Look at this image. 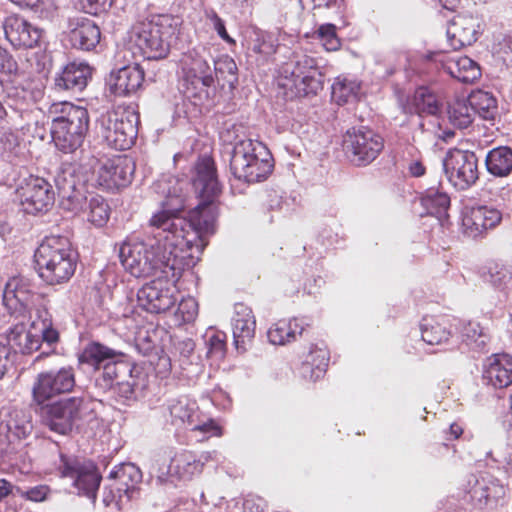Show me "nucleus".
<instances>
[{"instance_id": "obj_43", "label": "nucleus", "mask_w": 512, "mask_h": 512, "mask_svg": "<svg viewBox=\"0 0 512 512\" xmlns=\"http://www.w3.org/2000/svg\"><path fill=\"white\" fill-rule=\"evenodd\" d=\"M448 119L452 125L459 129H465L474 120V112L468 100H458L448 108Z\"/></svg>"}, {"instance_id": "obj_58", "label": "nucleus", "mask_w": 512, "mask_h": 512, "mask_svg": "<svg viewBox=\"0 0 512 512\" xmlns=\"http://www.w3.org/2000/svg\"><path fill=\"white\" fill-rule=\"evenodd\" d=\"M19 146V139L16 133L11 130H5L0 133V148L4 152L12 153Z\"/></svg>"}, {"instance_id": "obj_53", "label": "nucleus", "mask_w": 512, "mask_h": 512, "mask_svg": "<svg viewBox=\"0 0 512 512\" xmlns=\"http://www.w3.org/2000/svg\"><path fill=\"white\" fill-rule=\"evenodd\" d=\"M78 8L90 15L106 12L112 5V0H78Z\"/></svg>"}, {"instance_id": "obj_12", "label": "nucleus", "mask_w": 512, "mask_h": 512, "mask_svg": "<svg viewBox=\"0 0 512 512\" xmlns=\"http://www.w3.org/2000/svg\"><path fill=\"white\" fill-rule=\"evenodd\" d=\"M88 180L78 164L68 163L61 167L55 178V184L60 197V205L64 210L74 214L84 211Z\"/></svg>"}, {"instance_id": "obj_62", "label": "nucleus", "mask_w": 512, "mask_h": 512, "mask_svg": "<svg viewBox=\"0 0 512 512\" xmlns=\"http://www.w3.org/2000/svg\"><path fill=\"white\" fill-rule=\"evenodd\" d=\"M407 170L412 177H421L425 174L426 168L421 160H411L407 164Z\"/></svg>"}, {"instance_id": "obj_2", "label": "nucleus", "mask_w": 512, "mask_h": 512, "mask_svg": "<svg viewBox=\"0 0 512 512\" xmlns=\"http://www.w3.org/2000/svg\"><path fill=\"white\" fill-rule=\"evenodd\" d=\"M153 237L131 238L123 242L119 257L124 269L136 278L164 274V277L181 275L189 268L186 252L176 251L172 239H166L161 229Z\"/></svg>"}, {"instance_id": "obj_3", "label": "nucleus", "mask_w": 512, "mask_h": 512, "mask_svg": "<svg viewBox=\"0 0 512 512\" xmlns=\"http://www.w3.org/2000/svg\"><path fill=\"white\" fill-rule=\"evenodd\" d=\"M51 118V136L58 150L74 153L82 147L89 130V113L86 108L71 102H55L48 108Z\"/></svg>"}, {"instance_id": "obj_29", "label": "nucleus", "mask_w": 512, "mask_h": 512, "mask_svg": "<svg viewBox=\"0 0 512 512\" xmlns=\"http://www.w3.org/2000/svg\"><path fill=\"white\" fill-rule=\"evenodd\" d=\"M69 37L75 48L90 51L100 42L99 27L90 19L75 17L69 19Z\"/></svg>"}, {"instance_id": "obj_38", "label": "nucleus", "mask_w": 512, "mask_h": 512, "mask_svg": "<svg viewBox=\"0 0 512 512\" xmlns=\"http://www.w3.org/2000/svg\"><path fill=\"white\" fill-rule=\"evenodd\" d=\"M303 330V325L298 319L280 320L268 330L267 337L269 342L274 345H284L296 340Z\"/></svg>"}, {"instance_id": "obj_51", "label": "nucleus", "mask_w": 512, "mask_h": 512, "mask_svg": "<svg viewBox=\"0 0 512 512\" xmlns=\"http://www.w3.org/2000/svg\"><path fill=\"white\" fill-rule=\"evenodd\" d=\"M462 337L468 344L476 343L477 346L485 344L486 336L479 323L469 322L462 329Z\"/></svg>"}, {"instance_id": "obj_32", "label": "nucleus", "mask_w": 512, "mask_h": 512, "mask_svg": "<svg viewBox=\"0 0 512 512\" xmlns=\"http://www.w3.org/2000/svg\"><path fill=\"white\" fill-rule=\"evenodd\" d=\"M33 429L30 412L13 408L7 411L0 422V433H5L9 442L26 438Z\"/></svg>"}, {"instance_id": "obj_18", "label": "nucleus", "mask_w": 512, "mask_h": 512, "mask_svg": "<svg viewBox=\"0 0 512 512\" xmlns=\"http://www.w3.org/2000/svg\"><path fill=\"white\" fill-rule=\"evenodd\" d=\"M172 424L177 427L199 431L209 436H221L222 431L212 420L206 419L199 412L195 401L186 397L174 399L168 406Z\"/></svg>"}, {"instance_id": "obj_30", "label": "nucleus", "mask_w": 512, "mask_h": 512, "mask_svg": "<svg viewBox=\"0 0 512 512\" xmlns=\"http://www.w3.org/2000/svg\"><path fill=\"white\" fill-rule=\"evenodd\" d=\"M255 326L256 321L252 310L242 303L236 304L232 319V331L234 344L238 351L246 350V345L254 338Z\"/></svg>"}, {"instance_id": "obj_10", "label": "nucleus", "mask_w": 512, "mask_h": 512, "mask_svg": "<svg viewBox=\"0 0 512 512\" xmlns=\"http://www.w3.org/2000/svg\"><path fill=\"white\" fill-rule=\"evenodd\" d=\"M44 423L50 430L65 435L73 427L93 417L89 402L80 397H70L50 405L42 411Z\"/></svg>"}, {"instance_id": "obj_33", "label": "nucleus", "mask_w": 512, "mask_h": 512, "mask_svg": "<svg viewBox=\"0 0 512 512\" xmlns=\"http://www.w3.org/2000/svg\"><path fill=\"white\" fill-rule=\"evenodd\" d=\"M92 70L87 63H68L55 78V85L61 90L78 93L84 90L91 78Z\"/></svg>"}, {"instance_id": "obj_5", "label": "nucleus", "mask_w": 512, "mask_h": 512, "mask_svg": "<svg viewBox=\"0 0 512 512\" xmlns=\"http://www.w3.org/2000/svg\"><path fill=\"white\" fill-rule=\"evenodd\" d=\"M39 276L49 285L67 282L76 270V256L68 238L46 237L34 253Z\"/></svg>"}, {"instance_id": "obj_46", "label": "nucleus", "mask_w": 512, "mask_h": 512, "mask_svg": "<svg viewBox=\"0 0 512 512\" xmlns=\"http://www.w3.org/2000/svg\"><path fill=\"white\" fill-rule=\"evenodd\" d=\"M336 26L331 23L320 25L313 33V36L318 39L326 51H337L341 47V41L336 33Z\"/></svg>"}, {"instance_id": "obj_47", "label": "nucleus", "mask_w": 512, "mask_h": 512, "mask_svg": "<svg viewBox=\"0 0 512 512\" xmlns=\"http://www.w3.org/2000/svg\"><path fill=\"white\" fill-rule=\"evenodd\" d=\"M33 329L40 334V344L42 341L53 344L59 340V333L53 327L52 321L46 311L41 312L39 318L33 321Z\"/></svg>"}, {"instance_id": "obj_57", "label": "nucleus", "mask_w": 512, "mask_h": 512, "mask_svg": "<svg viewBox=\"0 0 512 512\" xmlns=\"http://www.w3.org/2000/svg\"><path fill=\"white\" fill-rule=\"evenodd\" d=\"M18 70V64L13 56L0 46V71L6 74H15Z\"/></svg>"}, {"instance_id": "obj_31", "label": "nucleus", "mask_w": 512, "mask_h": 512, "mask_svg": "<svg viewBox=\"0 0 512 512\" xmlns=\"http://www.w3.org/2000/svg\"><path fill=\"white\" fill-rule=\"evenodd\" d=\"M468 493L476 505L482 506L498 502L505 496L506 488L493 476L483 474L479 477L473 476V484Z\"/></svg>"}, {"instance_id": "obj_25", "label": "nucleus", "mask_w": 512, "mask_h": 512, "mask_svg": "<svg viewBox=\"0 0 512 512\" xmlns=\"http://www.w3.org/2000/svg\"><path fill=\"white\" fill-rule=\"evenodd\" d=\"M433 60L440 64L451 77L463 83H472L481 76L478 63L467 56H447L435 53Z\"/></svg>"}, {"instance_id": "obj_48", "label": "nucleus", "mask_w": 512, "mask_h": 512, "mask_svg": "<svg viewBox=\"0 0 512 512\" xmlns=\"http://www.w3.org/2000/svg\"><path fill=\"white\" fill-rule=\"evenodd\" d=\"M212 62L214 64V68H212L213 74L215 73L217 77H221L222 79H227L230 85H233L234 82L237 81V65L231 57L224 55L217 60L212 59Z\"/></svg>"}, {"instance_id": "obj_59", "label": "nucleus", "mask_w": 512, "mask_h": 512, "mask_svg": "<svg viewBox=\"0 0 512 512\" xmlns=\"http://www.w3.org/2000/svg\"><path fill=\"white\" fill-rule=\"evenodd\" d=\"M244 512H264L266 503L260 497H248L243 504Z\"/></svg>"}, {"instance_id": "obj_55", "label": "nucleus", "mask_w": 512, "mask_h": 512, "mask_svg": "<svg viewBox=\"0 0 512 512\" xmlns=\"http://www.w3.org/2000/svg\"><path fill=\"white\" fill-rule=\"evenodd\" d=\"M208 355L215 358H222L225 353V335L216 333L209 337L207 341Z\"/></svg>"}, {"instance_id": "obj_26", "label": "nucleus", "mask_w": 512, "mask_h": 512, "mask_svg": "<svg viewBox=\"0 0 512 512\" xmlns=\"http://www.w3.org/2000/svg\"><path fill=\"white\" fill-rule=\"evenodd\" d=\"M35 285L25 276L11 277L4 288L3 302L5 306L13 311H22L32 300Z\"/></svg>"}, {"instance_id": "obj_20", "label": "nucleus", "mask_w": 512, "mask_h": 512, "mask_svg": "<svg viewBox=\"0 0 512 512\" xmlns=\"http://www.w3.org/2000/svg\"><path fill=\"white\" fill-rule=\"evenodd\" d=\"M18 193L27 213L46 211L54 203L52 185L42 177L29 176L18 188Z\"/></svg>"}, {"instance_id": "obj_17", "label": "nucleus", "mask_w": 512, "mask_h": 512, "mask_svg": "<svg viewBox=\"0 0 512 512\" xmlns=\"http://www.w3.org/2000/svg\"><path fill=\"white\" fill-rule=\"evenodd\" d=\"M449 182L458 190L470 188L479 178L478 159L471 151L450 150L443 160Z\"/></svg>"}, {"instance_id": "obj_1", "label": "nucleus", "mask_w": 512, "mask_h": 512, "mask_svg": "<svg viewBox=\"0 0 512 512\" xmlns=\"http://www.w3.org/2000/svg\"><path fill=\"white\" fill-rule=\"evenodd\" d=\"M192 186L200 203L190 212L189 218L180 215L186 207V196L182 183L172 177L157 180L153 184L156 193L162 195L160 209L152 214L149 226L161 229L176 251L186 252L189 266L195 264L194 253H200L207 244L206 237L214 232L217 217L215 199L221 192L212 158H199L195 165Z\"/></svg>"}, {"instance_id": "obj_35", "label": "nucleus", "mask_w": 512, "mask_h": 512, "mask_svg": "<svg viewBox=\"0 0 512 512\" xmlns=\"http://www.w3.org/2000/svg\"><path fill=\"white\" fill-rule=\"evenodd\" d=\"M7 341L12 349L22 354H30L40 348V334L33 329H27L23 323L16 324L7 332Z\"/></svg>"}, {"instance_id": "obj_37", "label": "nucleus", "mask_w": 512, "mask_h": 512, "mask_svg": "<svg viewBox=\"0 0 512 512\" xmlns=\"http://www.w3.org/2000/svg\"><path fill=\"white\" fill-rule=\"evenodd\" d=\"M485 165L493 176H508L512 172V149L507 146L493 148L486 155Z\"/></svg>"}, {"instance_id": "obj_36", "label": "nucleus", "mask_w": 512, "mask_h": 512, "mask_svg": "<svg viewBox=\"0 0 512 512\" xmlns=\"http://www.w3.org/2000/svg\"><path fill=\"white\" fill-rule=\"evenodd\" d=\"M329 354L325 348L312 346L301 365L300 373L309 381H317L326 372Z\"/></svg>"}, {"instance_id": "obj_54", "label": "nucleus", "mask_w": 512, "mask_h": 512, "mask_svg": "<svg viewBox=\"0 0 512 512\" xmlns=\"http://www.w3.org/2000/svg\"><path fill=\"white\" fill-rule=\"evenodd\" d=\"M177 313L186 323L194 321L198 315L197 301L192 297L182 299L178 305Z\"/></svg>"}, {"instance_id": "obj_34", "label": "nucleus", "mask_w": 512, "mask_h": 512, "mask_svg": "<svg viewBox=\"0 0 512 512\" xmlns=\"http://www.w3.org/2000/svg\"><path fill=\"white\" fill-rule=\"evenodd\" d=\"M215 454V451L206 452L199 459H196L190 452L179 453L172 458L167 473L179 479H189L195 474H199L204 462L212 459Z\"/></svg>"}, {"instance_id": "obj_61", "label": "nucleus", "mask_w": 512, "mask_h": 512, "mask_svg": "<svg viewBox=\"0 0 512 512\" xmlns=\"http://www.w3.org/2000/svg\"><path fill=\"white\" fill-rule=\"evenodd\" d=\"M10 350L7 346L0 343V380L3 379L8 371L10 359Z\"/></svg>"}, {"instance_id": "obj_22", "label": "nucleus", "mask_w": 512, "mask_h": 512, "mask_svg": "<svg viewBox=\"0 0 512 512\" xmlns=\"http://www.w3.org/2000/svg\"><path fill=\"white\" fill-rule=\"evenodd\" d=\"M502 218V212L497 208L486 205L472 207L463 214V232L471 238L481 237L488 230L497 227Z\"/></svg>"}, {"instance_id": "obj_52", "label": "nucleus", "mask_w": 512, "mask_h": 512, "mask_svg": "<svg viewBox=\"0 0 512 512\" xmlns=\"http://www.w3.org/2000/svg\"><path fill=\"white\" fill-rule=\"evenodd\" d=\"M51 490L47 485H37L31 487L27 490H24L20 487L16 488V494L22 498L33 502H42L45 501L50 495Z\"/></svg>"}, {"instance_id": "obj_8", "label": "nucleus", "mask_w": 512, "mask_h": 512, "mask_svg": "<svg viewBox=\"0 0 512 512\" xmlns=\"http://www.w3.org/2000/svg\"><path fill=\"white\" fill-rule=\"evenodd\" d=\"M81 363L92 366L95 370L102 369L96 378V385L103 390L113 388L114 384L122 378L131 377V373L137 372L136 367L124 359L122 352L114 350L99 342L89 343L81 353Z\"/></svg>"}, {"instance_id": "obj_4", "label": "nucleus", "mask_w": 512, "mask_h": 512, "mask_svg": "<svg viewBox=\"0 0 512 512\" xmlns=\"http://www.w3.org/2000/svg\"><path fill=\"white\" fill-rule=\"evenodd\" d=\"M180 25L179 17L153 15L132 27L130 43L146 59H163L168 55L171 39L178 33Z\"/></svg>"}, {"instance_id": "obj_50", "label": "nucleus", "mask_w": 512, "mask_h": 512, "mask_svg": "<svg viewBox=\"0 0 512 512\" xmlns=\"http://www.w3.org/2000/svg\"><path fill=\"white\" fill-rule=\"evenodd\" d=\"M111 477L117 478L122 484L129 487L127 479L131 481V486L141 480V472L134 464H123L118 470L110 473Z\"/></svg>"}, {"instance_id": "obj_60", "label": "nucleus", "mask_w": 512, "mask_h": 512, "mask_svg": "<svg viewBox=\"0 0 512 512\" xmlns=\"http://www.w3.org/2000/svg\"><path fill=\"white\" fill-rule=\"evenodd\" d=\"M283 196L277 191H269L267 193L266 207L269 211H280L283 207Z\"/></svg>"}, {"instance_id": "obj_41", "label": "nucleus", "mask_w": 512, "mask_h": 512, "mask_svg": "<svg viewBox=\"0 0 512 512\" xmlns=\"http://www.w3.org/2000/svg\"><path fill=\"white\" fill-rule=\"evenodd\" d=\"M360 83L356 80L338 77L332 85V99L339 105L357 100Z\"/></svg>"}, {"instance_id": "obj_39", "label": "nucleus", "mask_w": 512, "mask_h": 512, "mask_svg": "<svg viewBox=\"0 0 512 512\" xmlns=\"http://www.w3.org/2000/svg\"><path fill=\"white\" fill-rule=\"evenodd\" d=\"M421 336L429 345H438L446 342L451 333L443 318L426 316L420 324Z\"/></svg>"}, {"instance_id": "obj_19", "label": "nucleus", "mask_w": 512, "mask_h": 512, "mask_svg": "<svg viewBox=\"0 0 512 512\" xmlns=\"http://www.w3.org/2000/svg\"><path fill=\"white\" fill-rule=\"evenodd\" d=\"M75 385V374L72 367L49 370L37 375L32 387L33 399L43 404L49 399L72 390Z\"/></svg>"}, {"instance_id": "obj_28", "label": "nucleus", "mask_w": 512, "mask_h": 512, "mask_svg": "<svg viewBox=\"0 0 512 512\" xmlns=\"http://www.w3.org/2000/svg\"><path fill=\"white\" fill-rule=\"evenodd\" d=\"M483 381L496 389L508 387L512 383V357L508 354H494L486 360Z\"/></svg>"}, {"instance_id": "obj_15", "label": "nucleus", "mask_w": 512, "mask_h": 512, "mask_svg": "<svg viewBox=\"0 0 512 512\" xmlns=\"http://www.w3.org/2000/svg\"><path fill=\"white\" fill-rule=\"evenodd\" d=\"M92 178L96 185L105 190H114L128 185L134 174L131 158L119 155L113 158L95 159L92 164Z\"/></svg>"}, {"instance_id": "obj_27", "label": "nucleus", "mask_w": 512, "mask_h": 512, "mask_svg": "<svg viewBox=\"0 0 512 512\" xmlns=\"http://www.w3.org/2000/svg\"><path fill=\"white\" fill-rule=\"evenodd\" d=\"M412 105L420 117L433 118V121L429 122L428 125L424 120L419 123L422 130L432 131L435 127H441L438 116L442 111L443 104L439 97L429 88L419 87L416 89L413 95Z\"/></svg>"}, {"instance_id": "obj_64", "label": "nucleus", "mask_w": 512, "mask_h": 512, "mask_svg": "<svg viewBox=\"0 0 512 512\" xmlns=\"http://www.w3.org/2000/svg\"><path fill=\"white\" fill-rule=\"evenodd\" d=\"M213 28L216 30L217 34L219 35V37L221 39H223L224 41H226L228 43L233 42V39L228 35V33L226 31L225 24H224L223 20L218 22L217 24H215V26H213Z\"/></svg>"}, {"instance_id": "obj_11", "label": "nucleus", "mask_w": 512, "mask_h": 512, "mask_svg": "<svg viewBox=\"0 0 512 512\" xmlns=\"http://www.w3.org/2000/svg\"><path fill=\"white\" fill-rule=\"evenodd\" d=\"M211 56L205 49L193 50L182 59L183 92L188 98L207 96V89L214 83L213 69L210 66Z\"/></svg>"}, {"instance_id": "obj_63", "label": "nucleus", "mask_w": 512, "mask_h": 512, "mask_svg": "<svg viewBox=\"0 0 512 512\" xmlns=\"http://www.w3.org/2000/svg\"><path fill=\"white\" fill-rule=\"evenodd\" d=\"M179 348H180V353L184 357H189L194 351L195 344L191 339H187V340L182 341L179 344Z\"/></svg>"}, {"instance_id": "obj_24", "label": "nucleus", "mask_w": 512, "mask_h": 512, "mask_svg": "<svg viewBox=\"0 0 512 512\" xmlns=\"http://www.w3.org/2000/svg\"><path fill=\"white\" fill-rule=\"evenodd\" d=\"M144 81V71L138 64H129L113 70L109 77L110 92L116 97L135 94Z\"/></svg>"}, {"instance_id": "obj_7", "label": "nucleus", "mask_w": 512, "mask_h": 512, "mask_svg": "<svg viewBox=\"0 0 512 512\" xmlns=\"http://www.w3.org/2000/svg\"><path fill=\"white\" fill-rule=\"evenodd\" d=\"M272 169L270 153L261 142L242 139L234 145L230 170L236 179L247 183L261 182L268 178Z\"/></svg>"}, {"instance_id": "obj_40", "label": "nucleus", "mask_w": 512, "mask_h": 512, "mask_svg": "<svg viewBox=\"0 0 512 512\" xmlns=\"http://www.w3.org/2000/svg\"><path fill=\"white\" fill-rule=\"evenodd\" d=\"M468 102L474 112L484 120H493L497 114V101L487 91L477 90L468 97Z\"/></svg>"}, {"instance_id": "obj_23", "label": "nucleus", "mask_w": 512, "mask_h": 512, "mask_svg": "<svg viewBox=\"0 0 512 512\" xmlns=\"http://www.w3.org/2000/svg\"><path fill=\"white\" fill-rule=\"evenodd\" d=\"M2 26L6 39L16 48H33L42 38L41 29L16 14L7 16Z\"/></svg>"}, {"instance_id": "obj_45", "label": "nucleus", "mask_w": 512, "mask_h": 512, "mask_svg": "<svg viewBox=\"0 0 512 512\" xmlns=\"http://www.w3.org/2000/svg\"><path fill=\"white\" fill-rule=\"evenodd\" d=\"M110 208L101 196H93L87 205V220L96 227H103L109 220Z\"/></svg>"}, {"instance_id": "obj_13", "label": "nucleus", "mask_w": 512, "mask_h": 512, "mask_svg": "<svg viewBox=\"0 0 512 512\" xmlns=\"http://www.w3.org/2000/svg\"><path fill=\"white\" fill-rule=\"evenodd\" d=\"M157 277L143 285L137 292L138 305L149 313H164L171 309L176 301L175 283L180 275L164 277L158 274Z\"/></svg>"}, {"instance_id": "obj_6", "label": "nucleus", "mask_w": 512, "mask_h": 512, "mask_svg": "<svg viewBox=\"0 0 512 512\" xmlns=\"http://www.w3.org/2000/svg\"><path fill=\"white\" fill-rule=\"evenodd\" d=\"M323 78L315 58L295 53L280 68L278 85L285 90L287 98L305 97L316 95L322 90Z\"/></svg>"}, {"instance_id": "obj_9", "label": "nucleus", "mask_w": 512, "mask_h": 512, "mask_svg": "<svg viewBox=\"0 0 512 512\" xmlns=\"http://www.w3.org/2000/svg\"><path fill=\"white\" fill-rule=\"evenodd\" d=\"M138 121V114L134 110L117 107L97 119V134L109 147L126 150L137 137Z\"/></svg>"}, {"instance_id": "obj_44", "label": "nucleus", "mask_w": 512, "mask_h": 512, "mask_svg": "<svg viewBox=\"0 0 512 512\" xmlns=\"http://www.w3.org/2000/svg\"><path fill=\"white\" fill-rule=\"evenodd\" d=\"M421 203L429 214L441 218L450 206V198L445 192L430 189L422 197Z\"/></svg>"}, {"instance_id": "obj_42", "label": "nucleus", "mask_w": 512, "mask_h": 512, "mask_svg": "<svg viewBox=\"0 0 512 512\" xmlns=\"http://www.w3.org/2000/svg\"><path fill=\"white\" fill-rule=\"evenodd\" d=\"M489 282L506 298L512 295V274L510 270L499 263H492L488 268Z\"/></svg>"}, {"instance_id": "obj_49", "label": "nucleus", "mask_w": 512, "mask_h": 512, "mask_svg": "<svg viewBox=\"0 0 512 512\" xmlns=\"http://www.w3.org/2000/svg\"><path fill=\"white\" fill-rule=\"evenodd\" d=\"M137 372L131 373V377L122 378L113 386L114 393L122 402L136 398Z\"/></svg>"}, {"instance_id": "obj_21", "label": "nucleus", "mask_w": 512, "mask_h": 512, "mask_svg": "<svg viewBox=\"0 0 512 512\" xmlns=\"http://www.w3.org/2000/svg\"><path fill=\"white\" fill-rule=\"evenodd\" d=\"M484 28L481 17L472 14H458L449 22L447 40L454 50L472 45Z\"/></svg>"}, {"instance_id": "obj_56", "label": "nucleus", "mask_w": 512, "mask_h": 512, "mask_svg": "<svg viewBox=\"0 0 512 512\" xmlns=\"http://www.w3.org/2000/svg\"><path fill=\"white\" fill-rule=\"evenodd\" d=\"M497 56L507 66H512V35H508L498 44Z\"/></svg>"}, {"instance_id": "obj_16", "label": "nucleus", "mask_w": 512, "mask_h": 512, "mask_svg": "<svg viewBox=\"0 0 512 512\" xmlns=\"http://www.w3.org/2000/svg\"><path fill=\"white\" fill-rule=\"evenodd\" d=\"M59 473L63 478H69L78 495L96 499L101 476L91 462H81L76 458L60 456Z\"/></svg>"}, {"instance_id": "obj_14", "label": "nucleus", "mask_w": 512, "mask_h": 512, "mask_svg": "<svg viewBox=\"0 0 512 512\" xmlns=\"http://www.w3.org/2000/svg\"><path fill=\"white\" fill-rule=\"evenodd\" d=\"M344 151L354 165L373 162L384 148L383 138L371 129H350L343 139Z\"/></svg>"}]
</instances>
